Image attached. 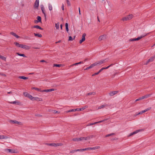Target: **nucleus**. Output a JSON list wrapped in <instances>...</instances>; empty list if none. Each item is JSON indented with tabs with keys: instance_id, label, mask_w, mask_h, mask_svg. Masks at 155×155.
<instances>
[{
	"instance_id": "obj_1",
	"label": "nucleus",
	"mask_w": 155,
	"mask_h": 155,
	"mask_svg": "<svg viewBox=\"0 0 155 155\" xmlns=\"http://www.w3.org/2000/svg\"><path fill=\"white\" fill-rule=\"evenodd\" d=\"M93 136H91L90 137H81L79 138H73L72 139V140L74 141H82L83 140H87L88 139H89L90 138H92L93 137Z\"/></svg>"
},
{
	"instance_id": "obj_2",
	"label": "nucleus",
	"mask_w": 155,
	"mask_h": 155,
	"mask_svg": "<svg viewBox=\"0 0 155 155\" xmlns=\"http://www.w3.org/2000/svg\"><path fill=\"white\" fill-rule=\"evenodd\" d=\"M147 34L145 33L143 35L140 36L139 37H138L137 38H131L129 40V41H138L140 39L144 37L145 36H146L147 35Z\"/></svg>"
},
{
	"instance_id": "obj_3",
	"label": "nucleus",
	"mask_w": 155,
	"mask_h": 155,
	"mask_svg": "<svg viewBox=\"0 0 155 155\" xmlns=\"http://www.w3.org/2000/svg\"><path fill=\"white\" fill-rule=\"evenodd\" d=\"M86 108H87V107H82L80 108H76V109H71L70 110H69L67 111H66V113H68V112H75L76 111H82L84 110V109H85Z\"/></svg>"
},
{
	"instance_id": "obj_4",
	"label": "nucleus",
	"mask_w": 155,
	"mask_h": 155,
	"mask_svg": "<svg viewBox=\"0 0 155 155\" xmlns=\"http://www.w3.org/2000/svg\"><path fill=\"white\" fill-rule=\"evenodd\" d=\"M108 60L107 59H105L104 60H102L96 62V64L97 66H100L102 64L107 62L108 61Z\"/></svg>"
},
{
	"instance_id": "obj_5",
	"label": "nucleus",
	"mask_w": 155,
	"mask_h": 155,
	"mask_svg": "<svg viewBox=\"0 0 155 155\" xmlns=\"http://www.w3.org/2000/svg\"><path fill=\"white\" fill-rule=\"evenodd\" d=\"M133 16L132 15H130L126 17H123L122 20L123 21H127L131 19L133 17Z\"/></svg>"
},
{
	"instance_id": "obj_6",
	"label": "nucleus",
	"mask_w": 155,
	"mask_h": 155,
	"mask_svg": "<svg viewBox=\"0 0 155 155\" xmlns=\"http://www.w3.org/2000/svg\"><path fill=\"white\" fill-rule=\"evenodd\" d=\"M47 145L49 146H52L54 147H57L58 146H61L63 145V144L61 143H48Z\"/></svg>"
},
{
	"instance_id": "obj_7",
	"label": "nucleus",
	"mask_w": 155,
	"mask_h": 155,
	"mask_svg": "<svg viewBox=\"0 0 155 155\" xmlns=\"http://www.w3.org/2000/svg\"><path fill=\"white\" fill-rule=\"evenodd\" d=\"M108 107V105L107 104H102L100 105V106H99L98 107H96V108H95L96 110H97L98 109H103L104 108H107Z\"/></svg>"
},
{
	"instance_id": "obj_8",
	"label": "nucleus",
	"mask_w": 155,
	"mask_h": 155,
	"mask_svg": "<svg viewBox=\"0 0 155 155\" xmlns=\"http://www.w3.org/2000/svg\"><path fill=\"white\" fill-rule=\"evenodd\" d=\"M151 107H149V108H147V109H145L144 110H142V111L140 112H138V113L137 112L136 113L135 115L137 116L141 114H142L145 112H146L147 111H148V110H150L151 109Z\"/></svg>"
},
{
	"instance_id": "obj_9",
	"label": "nucleus",
	"mask_w": 155,
	"mask_h": 155,
	"mask_svg": "<svg viewBox=\"0 0 155 155\" xmlns=\"http://www.w3.org/2000/svg\"><path fill=\"white\" fill-rule=\"evenodd\" d=\"M86 36V34L85 33H84L82 35V39L80 40L79 43L80 44H81L85 40V37Z\"/></svg>"
},
{
	"instance_id": "obj_10",
	"label": "nucleus",
	"mask_w": 155,
	"mask_h": 155,
	"mask_svg": "<svg viewBox=\"0 0 155 155\" xmlns=\"http://www.w3.org/2000/svg\"><path fill=\"white\" fill-rule=\"evenodd\" d=\"M23 49H25L26 50H29L30 48L31 47L29 46L26 45H22V46L21 47Z\"/></svg>"
},
{
	"instance_id": "obj_11",
	"label": "nucleus",
	"mask_w": 155,
	"mask_h": 155,
	"mask_svg": "<svg viewBox=\"0 0 155 155\" xmlns=\"http://www.w3.org/2000/svg\"><path fill=\"white\" fill-rule=\"evenodd\" d=\"M39 0H36L35 4H34V7L35 8H37L39 6Z\"/></svg>"
},
{
	"instance_id": "obj_12",
	"label": "nucleus",
	"mask_w": 155,
	"mask_h": 155,
	"mask_svg": "<svg viewBox=\"0 0 155 155\" xmlns=\"http://www.w3.org/2000/svg\"><path fill=\"white\" fill-rule=\"evenodd\" d=\"M118 92L117 91H111L109 93V95L110 96H113L115 94H117Z\"/></svg>"
},
{
	"instance_id": "obj_13",
	"label": "nucleus",
	"mask_w": 155,
	"mask_h": 155,
	"mask_svg": "<svg viewBox=\"0 0 155 155\" xmlns=\"http://www.w3.org/2000/svg\"><path fill=\"white\" fill-rule=\"evenodd\" d=\"M33 100H36L38 101H42V99L41 98H39L38 97H33Z\"/></svg>"
},
{
	"instance_id": "obj_14",
	"label": "nucleus",
	"mask_w": 155,
	"mask_h": 155,
	"mask_svg": "<svg viewBox=\"0 0 155 155\" xmlns=\"http://www.w3.org/2000/svg\"><path fill=\"white\" fill-rule=\"evenodd\" d=\"M10 123H13V124H21V123L18 122L15 120H10Z\"/></svg>"
},
{
	"instance_id": "obj_15",
	"label": "nucleus",
	"mask_w": 155,
	"mask_h": 155,
	"mask_svg": "<svg viewBox=\"0 0 155 155\" xmlns=\"http://www.w3.org/2000/svg\"><path fill=\"white\" fill-rule=\"evenodd\" d=\"M31 28H36L37 29H41V30H43V28H42L39 25H34L33 26H31Z\"/></svg>"
},
{
	"instance_id": "obj_16",
	"label": "nucleus",
	"mask_w": 155,
	"mask_h": 155,
	"mask_svg": "<svg viewBox=\"0 0 155 155\" xmlns=\"http://www.w3.org/2000/svg\"><path fill=\"white\" fill-rule=\"evenodd\" d=\"M49 111L50 112H51L52 114H56V113H59V112L57 111H56L55 110H49Z\"/></svg>"
},
{
	"instance_id": "obj_17",
	"label": "nucleus",
	"mask_w": 155,
	"mask_h": 155,
	"mask_svg": "<svg viewBox=\"0 0 155 155\" xmlns=\"http://www.w3.org/2000/svg\"><path fill=\"white\" fill-rule=\"evenodd\" d=\"M105 38V35H101L98 38V40L99 41H101L102 40L104 39Z\"/></svg>"
},
{
	"instance_id": "obj_18",
	"label": "nucleus",
	"mask_w": 155,
	"mask_h": 155,
	"mask_svg": "<svg viewBox=\"0 0 155 155\" xmlns=\"http://www.w3.org/2000/svg\"><path fill=\"white\" fill-rule=\"evenodd\" d=\"M14 44L17 47L22 48L21 47L22 46V44H20L18 42H15Z\"/></svg>"
},
{
	"instance_id": "obj_19",
	"label": "nucleus",
	"mask_w": 155,
	"mask_h": 155,
	"mask_svg": "<svg viewBox=\"0 0 155 155\" xmlns=\"http://www.w3.org/2000/svg\"><path fill=\"white\" fill-rule=\"evenodd\" d=\"M7 152H9V153H17V152L15 151V150H11V149H8L7 150Z\"/></svg>"
},
{
	"instance_id": "obj_20",
	"label": "nucleus",
	"mask_w": 155,
	"mask_h": 155,
	"mask_svg": "<svg viewBox=\"0 0 155 155\" xmlns=\"http://www.w3.org/2000/svg\"><path fill=\"white\" fill-rule=\"evenodd\" d=\"M9 103L12 104H20V102L19 101H15L12 102H9Z\"/></svg>"
},
{
	"instance_id": "obj_21",
	"label": "nucleus",
	"mask_w": 155,
	"mask_h": 155,
	"mask_svg": "<svg viewBox=\"0 0 155 155\" xmlns=\"http://www.w3.org/2000/svg\"><path fill=\"white\" fill-rule=\"evenodd\" d=\"M140 130H137L136 131H134L133 132L131 133L129 136H131L132 135H133L134 134H136L137 133H138L139 132Z\"/></svg>"
},
{
	"instance_id": "obj_22",
	"label": "nucleus",
	"mask_w": 155,
	"mask_h": 155,
	"mask_svg": "<svg viewBox=\"0 0 155 155\" xmlns=\"http://www.w3.org/2000/svg\"><path fill=\"white\" fill-rule=\"evenodd\" d=\"M34 34L35 36L36 37H38L39 38H41L42 37V35L41 34L39 33H34Z\"/></svg>"
},
{
	"instance_id": "obj_23",
	"label": "nucleus",
	"mask_w": 155,
	"mask_h": 155,
	"mask_svg": "<svg viewBox=\"0 0 155 155\" xmlns=\"http://www.w3.org/2000/svg\"><path fill=\"white\" fill-rule=\"evenodd\" d=\"M8 138H9V137L7 136L0 135V139H6Z\"/></svg>"
},
{
	"instance_id": "obj_24",
	"label": "nucleus",
	"mask_w": 155,
	"mask_h": 155,
	"mask_svg": "<svg viewBox=\"0 0 155 155\" xmlns=\"http://www.w3.org/2000/svg\"><path fill=\"white\" fill-rule=\"evenodd\" d=\"M155 58L153 57H153L150 58V59H149L147 60V62L146 64H147L149 62H150L152 61Z\"/></svg>"
},
{
	"instance_id": "obj_25",
	"label": "nucleus",
	"mask_w": 155,
	"mask_h": 155,
	"mask_svg": "<svg viewBox=\"0 0 155 155\" xmlns=\"http://www.w3.org/2000/svg\"><path fill=\"white\" fill-rule=\"evenodd\" d=\"M151 95V94H147L144 96H143V99L145 98H147L149 97Z\"/></svg>"
},
{
	"instance_id": "obj_26",
	"label": "nucleus",
	"mask_w": 155,
	"mask_h": 155,
	"mask_svg": "<svg viewBox=\"0 0 155 155\" xmlns=\"http://www.w3.org/2000/svg\"><path fill=\"white\" fill-rule=\"evenodd\" d=\"M18 78H19L21 79H23L24 80H26L28 79V78L26 77L23 76H19L18 77Z\"/></svg>"
},
{
	"instance_id": "obj_27",
	"label": "nucleus",
	"mask_w": 155,
	"mask_h": 155,
	"mask_svg": "<svg viewBox=\"0 0 155 155\" xmlns=\"http://www.w3.org/2000/svg\"><path fill=\"white\" fill-rule=\"evenodd\" d=\"M31 89L32 90L35 89L36 90H37L38 91L41 92V90L40 89L38 88L35 87H32Z\"/></svg>"
},
{
	"instance_id": "obj_28",
	"label": "nucleus",
	"mask_w": 155,
	"mask_h": 155,
	"mask_svg": "<svg viewBox=\"0 0 155 155\" xmlns=\"http://www.w3.org/2000/svg\"><path fill=\"white\" fill-rule=\"evenodd\" d=\"M37 19L38 21L39 22H41V17L40 16H38L37 17Z\"/></svg>"
},
{
	"instance_id": "obj_29",
	"label": "nucleus",
	"mask_w": 155,
	"mask_h": 155,
	"mask_svg": "<svg viewBox=\"0 0 155 155\" xmlns=\"http://www.w3.org/2000/svg\"><path fill=\"white\" fill-rule=\"evenodd\" d=\"M16 54H17L18 55L20 56H22V57H26V56L25 55V54H20V53H17Z\"/></svg>"
},
{
	"instance_id": "obj_30",
	"label": "nucleus",
	"mask_w": 155,
	"mask_h": 155,
	"mask_svg": "<svg viewBox=\"0 0 155 155\" xmlns=\"http://www.w3.org/2000/svg\"><path fill=\"white\" fill-rule=\"evenodd\" d=\"M41 10L43 12V13L44 14V15H45V11L44 8V7H41Z\"/></svg>"
},
{
	"instance_id": "obj_31",
	"label": "nucleus",
	"mask_w": 155,
	"mask_h": 155,
	"mask_svg": "<svg viewBox=\"0 0 155 155\" xmlns=\"http://www.w3.org/2000/svg\"><path fill=\"white\" fill-rule=\"evenodd\" d=\"M55 27L57 29H58L59 28V23H58L55 24Z\"/></svg>"
},
{
	"instance_id": "obj_32",
	"label": "nucleus",
	"mask_w": 155,
	"mask_h": 155,
	"mask_svg": "<svg viewBox=\"0 0 155 155\" xmlns=\"http://www.w3.org/2000/svg\"><path fill=\"white\" fill-rule=\"evenodd\" d=\"M143 99V97L142 96V97H140L139 98H138V99H136L135 101V102H137V101H140V100H142Z\"/></svg>"
},
{
	"instance_id": "obj_33",
	"label": "nucleus",
	"mask_w": 155,
	"mask_h": 155,
	"mask_svg": "<svg viewBox=\"0 0 155 155\" xmlns=\"http://www.w3.org/2000/svg\"><path fill=\"white\" fill-rule=\"evenodd\" d=\"M97 65V64H96V63H94L93 64H92L90 66V68H91L93 67L94 66H96Z\"/></svg>"
},
{
	"instance_id": "obj_34",
	"label": "nucleus",
	"mask_w": 155,
	"mask_h": 155,
	"mask_svg": "<svg viewBox=\"0 0 155 155\" xmlns=\"http://www.w3.org/2000/svg\"><path fill=\"white\" fill-rule=\"evenodd\" d=\"M114 133H111L109 134H107L105 136V137H107L109 136H112L113 135H114Z\"/></svg>"
},
{
	"instance_id": "obj_35",
	"label": "nucleus",
	"mask_w": 155,
	"mask_h": 155,
	"mask_svg": "<svg viewBox=\"0 0 155 155\" xmlns=\"http://www.w3.org/2000/svg\"><path fill=\"white\" fill-rule=\"evenodd\" d=\"M102 120H101V121H100L99 122H95V123H92L89 124H88V126H89V125H94L96 123H101V122H102Z\"/></svg>"
},
{
	"instance_id": "obj_36",
	"label": "nucleus",
	"mask_w": 155,
	"mask_h": 155,
	"mask_svg": "<svg viewBox=\"0 0 155 155\" xmlns=\"http://www.w3.org/2000/svg\"><path fill=\"white\" fill-rule=\"evenodd\" d=\"M27 97L32 100H33V97L30 94H29L28 95Z\"/></svg>"
},
{
	"instance_id": "obj_37",
	"label": "nucleus",
	"mask_w": 155,
	"mask_h": 155,
	"mask_svg": "<svg viewBox=\"0 0 155 155\" xmlns=\"http://www.w3.org/2000/svg\"><path fill=\"white\" fill-rule=\"evenodd\" d=\"M61 65H62L61 64H54V67H59L61 66Z\"/></svg>"
},
{
	"instance_id": "obj_38",
	"label": "nucleus",
	"mask_w": 155,
	"mask_h": 155,
	"mask_svg": "<svg viewBox=\"0 0 155 155\" xmlns=\"http://www.w3.org/2000/svg\"><path fill=\"white\" fill-rule=\"evenodd\" d=\"M23 94L26 97H28L29 94L26 92H24L23 93Z\"/></svg>"
},
{
	"instance_id": "obj_39",
	"label": "nucleus",
	"mask_w": 155,
	"mask_h": 155,
	"mask_svg": "<svg viewBox=\"0 0 155 155\" xmlns=\"http://www.w3.org/2000/svg\"><path fill=\"white\" fill-rule=\"evenodd\" d=\"M107 69V67H105V68H101L99 71V73H100L102 71H103V70L104 69Z\"/></svg>"
},
{
	"instance_id": "obj_40",
	"label": "nucleus",
	"mask_w": 155,
	"mask_h": 155,
	"mask_svg": "<svg viewBox=\"0 0 155 155\" xmlns=\"http://www.w3.org/2000/svg\"><path fill=\"white\" fill-rule=\"evenodd\" d=\"M49 9L50 11H51L52 10V7L51 5H49Z\"/></svg>"
},
{
	"instance_id": "obj_41",
	"label": "nucleus",
	"mask_w": 155,
	"mask_h": 155,
	"mask_svg": "<svg viewBox=\"0 0 155 155\" xmlns=\"http://www.w3.org/2000/svg\"><path fill=\"white\" fill-rule=\"evenodd\" d=\"M0 58L2 59L3 60H5L6 59V58L2 56L1 55H0Z\"/></svg>"
},
{
	"instance_id": "obj_42",
	"label": "nucleus",
	"mask_w": 155,
	"mask_h": 155,
	"mask_svg": "<svg viewBox=\"0 0 155 155\" xmlns=\"http://www.w3.org/2000/svg\"><path fill=\"white\" fill-rule=\"evenodd\" d=\"M99 146H96L94 147H92L93 150H96L99 149L100 148Z\"/></svg>"
},
{
	"instance_id": "obj_43",
	"label": "nucleus",
	"mask_w": 155,
	"mask_h": 155,
	"mask_svg": "<svg viewBox=\"0 0 155 155\" xmlns=\"http://www.w3.org/2000/svg\"><path fill=\"white\" fill-rule=\"evenodd\" d=\"M68 6H70L71 3L69 1V0H66Z\"/></svg>"
},
{
	"instance_id": "obj_44",
	"label": "nucleus",
	"mask_w": 155,
	"mask_h": 155,
	"mask_svg": "<svg viewBox=\"0 0 155 155\" xmlns=\"http://www.w3.org/2000/svg\"><path fill=\"white\" fill-rule=\"evenodd\" d=\"M48 92L52 91H54L55 90L54 89H48Z\"/></svg>"
},
{
	"instance_id": "obj_45",
	"label": "nucleus",
	"mask_w": 155,
	"mask_h": 155,
	"mask_svg": "<svg viewBox=\"0 0 155 155\" xmlns=\"http://www.w3.org/2000/svg\"><path fill=\"white\" fill-rule=\"evenodd\" d=\"M10 34L12 35H13V36H15V35H16V34L14 33L13 32H11L10 33Z\"/></svg>"
},
{
	"instance_id": "obj_46",
	"label": "nucleus",
	"mask_w": 155,
	"mask_h": 155,
	"mask_svg": "<svg viewBox=\"0 0 155 155\" xmlns=\"http://www.w3.org/2000/svg\"><path fill=\"white\" fill-rule=\"evenodd\" d=\"M73 40V39L72 38L71 36H69V37L68 40L69 41H72Z\"/></svg>"
},
{
	"instance_id": "obj_47",
	"label": "nucleus",
	"mask_w": 155,
	"mask_h": 155,
	"mask_svg": "<svg viewBox=\"0 0 155 155\" xmlns=\"http://www.w3.org/2000/svg\"><path fill=\"white\" fill-rule=\"evenodd\" d=\"M114 65V64H110V65L108 66L107 67H106L107 69L108 68H110V67Z\"/></svg>"
},
{
	"instance_id": "obj_48",
	"label": "nucleus",
	"mask_w": 155,
	"mask_h": 155,
	"mask_svg": "<svg viewBox=\"0 0 155 155\" xmlns=\"http://www.w3.org/2000/svg\"><path fill=\"white\" fill-rule=\"evenodd\" d=\"M78 65V63H75V64H72V65H71L70 66V67H72V66H74V65Z\"/></svg>"
},
{
	"instance_id": "obj_49",
	"label": "nucleus",
	"mask_w": 155,
	"mask_h": 155,
	"mask_svg": "<svg viewBox=\"0 0 155 155\" xmlns=\"http://www.w3.org/2000/svg\"><path fill=\"white\" fill-rule=\"evenodd\" d=\"M93 150L92 147H89L87 148V150Z\"/></svg>"
},
{
	"instance_id": "obj_50",
	"label": "nucleus",
	"mask_w": 155,
	"mask_h": 155,
	"mask_svg": "<svg viewBox=\"0 0 155 155\" xmlns=\"http://www.w3.org/2000/svg\"><path fill=\"white\" fill-rule=\"evenodd\" d=\"M41 92H48V89H47V90H42V91L41 90Z\"/></svg>"
},
{
	"instance_id": "obj_51",
	"label": "nucleus",
	"mask_w": 155,
	"mask_h": 155,
	"mask_svg": "<svg viewBox=\"0 0 155 155\" xmlns=\"http://www.w3.org/2000/svg\"><path fill=\"white\" fill-rule=\"evenodd\" d=\"M76 152V150H74L70 152L71 153H74Z\"/></svg>"
},
{
	"instance_id": "obj_52",
	"label": "nucleus",
	"mask_w": 155,
	"mask_h": 155,
	"mask_svg": "<svg viewBox=\"0 0 155 155\" xmlns=\"http://www.w3.org/2000/svg\"><path fill=\"white\" fill-rule=\"evenodd\" d=\"M40 62H46V63L47 62L45 60H41L40 61Z\"/></svg>"
},
{
	"instance_id": "obj_53",
	"label": "nucleus",
	"mask_w": 155,
	"mask_h": 155,
	"mask_svg": "<svg viewBox=\"0 0 155 155\" xmlns=\"http://www.w3.org/2000/svg\"><path fill=\"white\" fill-rule=\"evenodd\" d=\"M76 150V152H77V151H81V149H77V150Z\"/></svg>"
},
{
	"instance_id": "obj_54",
	"label": "nucleus",
	"mask_w": 155,
	"mask_h": 155,
	"mask_svg": "<svg viewBox=\"0 0 155 155\" xmlns=\"http://www.w3.org/2000/svg\"><path fill=\"white\" fill-rule=\"evenodd\" d=\"M62 9L63 10H64V6L63 4H62Z\"/></svg>"
},
{
	"instance_id": "obj_55",
	"label": "nucleus",
	"mask_w": 155,
	"mask_h": 155,
	"mask_svg": "<svg viewBox=\"0 0 155 155\" xmlns=\"http://www.w3.org/2000/svg\"><path fill=\"white\" fill-rule=\"evenodd\" d=\"M84 150H87V148H84V149H81V152Z\"/></svg>"
},
{
	"instance_id": "obj_56",
	"label": "nucleus",
	"mask_w": 155,
	"mask_h": 155,
	"mask_svg": "<svg viewBox=\"0 0 155 155\" xmlns=\"http://www.w3.org/2000/svg\"><path fill=\"white\" fill-rule=\"evenodd\" d=\"M34 21V22L35 23H37L38 22H39L38 21V20H35Z\"/></svg>"
},
{
	"instance_id": "obj_57",
	"label": "nucleus",
	"mask_w": 155,
	"mask_h": 155,
	"mask_svg": "<svg viewBox=\"0 0 155 155\" xmlns=\"http://www.w3.org/2000/svg\"><path fill=\"white\" fill-rule=\"evenodd\" d=\"M65 27L66 28L68 27V24L67 23H65Z\"/></svg>"
},
{
	"instance_id": "obj_58",
	"label": "nucleus",
	"mask_w": 155,
	"mask_h": 155,
	"mask_svg": "<svg viewBox=\"0 0 155 155\" xmlns=\"http://www.w3.org/2000/svg\"><path fill=\"white\" fill-rule=\"evenodd\" d=\"M16 38H20V37L19 36H18V35H17L16 34V35H15V36Z\"/></svg>"
},
{
	"instance_id": "obj_59",
	"label": "nucleus",
	"mask_w": 155,
	"mask_h": 155,
	"mask_svg": "<svg viewBox=\"0 0 155 155\" xmlns=\"http://www.w3.org/2000/svg\"><path fill=\"white\" fill-rule=\"evenodd\" d=\"M78 10H79V14L80 15L81 14L80 9V8H79Z\"/></svg>"
},
{
	"instance_id": "obj_60",
	"label": "nucleus",
	"mask_w": 155,
	"mask_h": 155,
	"mask_svg": "<svg viewBox=\"0 0 155 155\" xmlns=\"http://www.w3.org/2000/svg\"><path fill=\"white\" fill-rule=\"evenodd\" d=\"M99 73V72H98L97 73H95L94 74V75H97V74H98Z\"/></svg>"
},
{
	"instance_id": "obj_61",
	"label": "nucleus",
	"mask_w": 155,
	"mask_h": 155,
	"mask_svg": "<svg viewBox=\"0 0 155 155\" xmlns=\"http://www.w3.org/2000/svg\"><path fill=\"white\" fill-rule=\"evenodd\" d=\"M90 69V67H87V68H86L85 69V70H88V69Z\"/></svg>"
},
{
	"instance_id": "obj_62",
	"label": "nucleus",
	"mask_w": 155,
	"mask_h": 155,
	"mask_svg": "<svg viewBox=\"0 0 155 155\" xmlns=\"http://www.w3.org/2000/svg\"><path fill=\"white\" fill-rule=\"evenodd\" d=\"M66 29L67 31V32H68V28H66Z\"/></svg>"
},
{
	"instance_id": "obj_63",
	"label": "nucleus",
	"mask_w": 155,
	"mask_h": 155,
	"mask_svg": "<svg viewBox=\"0 0 155 155\" xmlns=\"http://www.w3.org/2000/svg\"><path fill=\"white\" fill-rule=\"evenodd\" d=\"M60 42H61V41H57V42H55V43H56V44H57V43H60Z\"/></svg>"
},
{
	"instance_id": "obj_64",
	"label": "nucleus",
	"mask_w": 155,
	"mask_h": 155,
	"mask_svg": "<svg viewBox=\"0 0 155 155\" xmlns=\"http://www.w3.org/2000/svg\"><path fill=\"white\" fill-rule=\"evenodd\" d=\"M92 94V93H89L87 95H90Z\"/></svg>"
}]
</instances>
